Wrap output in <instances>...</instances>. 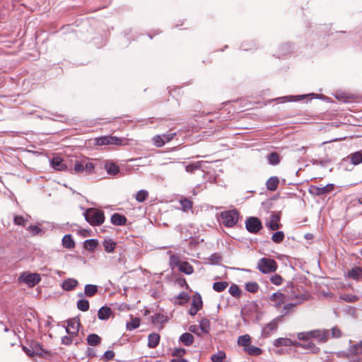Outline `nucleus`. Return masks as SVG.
Listing matches in <instances>:
<instances>
[{
  "label": "nucleus",
  "instance_id": "obj_10",
  "mask_svg": "<svg viewBox=\"0 0 362 362\" xmlns=\"http://www.w3.org/2000/svg\"><path fill=\"white\" fill-rule=\"evenodd\" d=\"M288 300L286 296L281 292L274 293L270 297L272 305L276 308H280Z\"/></svg>",
  "mask_w": 362,
  "mask_h": 362
},
{
  "label": "nucleus",
  "instance_id": "obj_36",
  "mask_svg": "<svg viewBox=\"0 0 362 362\" xmlns=\"http://www.w3.org/2000/svg\"><path fill=\"white\" fill-rule=\"evenodd\" d=\"M267 160L271 165H277L280 162L279 155L276 152H272L268 154Z\"/></svg>",
  "mask_w": 362,
  "mask_h": 362
},
{
  "label": "nucleus",
  "instance_id": "obj_7",
  "mask_svg": "<svg viewBox=\"0 0 362 362\" xmlns=\"http://www.w3.org/2000/svg\"><path fill=\"white\" fill-rule=\"evenodd\" d=\"M79 326L80 320L78 317L69 319L67 321L66 332L71 336H76L78 333Z\"/></svg>",
  "mask_w": 362,
  "mask_h": 362
},
{
  "label": "nucleus",
  "instance_id": "obj_4",
  "mask_svg": "<svg viewBox=\"0 0 362 362\" xmlns=\"http://www.w3.org/2000/svg\"><path fill=\"white\" fill-rule=\"evenodd\" d=\"M277 263L274 259L265 257L260 259L257 264V268L263 274L274 272L277 269Z\"/></svg>",
  "mask_w": 362,
  "mask_h": 362
},
{
  "label": "nucleus",
  "instance_id": "obj_3",
  "mask_svg": "<svg viewBox=\"0 0 362 362\" xmlns=\"http://www.w3.org/2000/svg\"><path fill=\"white\" fill-rule=\"evenodd\" d=\"M281 217V211H267L262 219L264 221L265 226H282L280 224Z\"/></svg>",
  "mask_w": 362,
  "mask_h": 362
},
{
  "label": "nucleus",
  "instance_id": "obj_12",
  "mask_svg": "<svg viewBox=\"0 0 362 362\" xmlns=\"http://www.w3.org/2000/svg\"><path fill=\"white\" fill-rule=\"evenodd\" d=\"M296 346L308 349L313 354H317L320 351V348H318L314 343L310 341L305 343H300L296 341Z\"/></svg>",
  "mask_w": 362,
  "mask_h": 362
},
{
  "label": "nucleus",
  "instance_id": "obj_27",
  "mask_svg": "<svg viewBox=\"0 0 362 362\" xmlns=\"http://www.w3.org/2000/svg\"><path fill=\"white\" fill-rule=\"evenodd\" d=\"M237 343L238 346H243V349H245L251 344V338L248 334L240 336Z\"/></svg>",
  "mask_w": 362,
  "mask_h": 362
},
{
  "label": "nucleus",
  "instance_id": "obj_39",
  "mask_svg": "<svg viewBox=\"0 0 362 362\" xmlns=\"http://www.w3.org/2000/svg\"><path fill=\"white\" fill-rule=\"evenodd\" d=\"M148 197V191L145 189H141L137 192V193L135 195V199L139 202H144L146 200V199Z\"/></svg>",
  "mask_w": 362,
  "mask_h": 362
},
{
  "label": "nucleus",
  "instance_id": "obj_61",
  "mask_svg": "<svg viewBox=\"0 0 362 362\" xmlns=\"http://www.w3.org/2000/svg\"><path fill=\"white\" fill-rule=\"evenodd\" d=\"M330 163V160L328 158L322 159V160H315L313 162V164L320 165L322 166H325L328 163Z\"/></svg>",
  "mask_w": 362,
  "mask_h": 362
},
{
  "label": "nucleus",
  "instance_id": "obj_30",
  "mask_svg": "<svg viewBox=\"0 0 362 362\" xmlns=\"http://www.w3.org/2000/svg\"><path fill=\"white\" fill-rule=\"evenodd\" d=\"M245 226H262V220L258 217L250 216L245 221Z\"/></svg>",
  "mask_w": 362,
  "mask_h": 362
},
{
  "label": "nucleus",
  "instance_id": "obj_38",
  "mask_svg": "<svg viewBox=\"0 0 362 362\" xmlns=\"http://www.w3.org/2000/svg\"><path fill=\"white\" fill-rule=\"evenodd\" d=\"M103 245L107 252H113L116 246V243L110 239L105 240Z\"/></svg>",
  "mask_w": 362,
  "mask_h": 362
},
{
  "label": "nucleus",
  "instance_id": "obj_23",
  "mask_svg": "<svg viewBox=\"0 0 362 362\" xmlns=\"http://www.w3.org/2000/svg\"><path fill=\"white\" fill-rule=\"evenodd\" d=\"M347 159H350L351 163L353 165H358L362 163V151H357L353 153H351Z\"/></svg>",
  "mask_w": 362,
  "mask_h": 362
},
{
  "label": "nucleus",
  "instance_id": "obj_8",
  "mask_svg": "<svg viewBox=\"0 0 362 362\" xmlns=\"http://www.w3.org/2000/svg\"><path fill=\"white\" fill-rule=\"evenodd\" d=\"M19 279L29 286H34L40 281V275L37 274H23Z\"/></svg>",
  "mask_w": 362,
  "mask_h": 362
},
{
  "label": "nucleus",
  "instance_id": "obj_21",
  "mask_svg": "<svg viewBox=\"0 0 362 362\" xmlns=\"http://www.w3.org/2000/svg\"><path fill=\"white\" fill-rule=\"evenodd\" d=\"M105 168L107 173L111 175H115L119 172V166L112 162H107Z\"/></svg>",
  "mask_w": 362,
  "mask_h": 362
},
{
  "label": "nucleus",
  "instance_id": "obj_6",
  "mask_svg": "<svg viewBox=\"0 0 362 362\" xmlns=\"http://www.w3.org/2000/svg\"><path fill=\"white\" fill-rule=\"evenodd\" d=\"M95 143L97 145L103 146V145H116V146H122L123 144V141L122 139H119L117 136H105L95 139Z\"/></svg>",
  "mask_w": 362,
  "mask_h": 362
},
{
  "label": "nucleus",
  "instance_id": "obj_17",
  "mask_svg": "<svg viewBox=\"0 0 362 362\" xmlns=\"http://www.w3.org/2000/svg\"><path fill=\"white\" fill-rule=\"evenodd\" d=\"M279 184V180L278 177L274 176L268 179L266 185L268 190L274 192L277 189Z\"/></svg>",
  "mask_w": 362,
  "mask_h": 362
},
{
  "label": "nucleus",
  "instance_id": "obj_20",
  "mask_svg": "<svg viewBox=\"0 0 362 362\" xmlns=\"http://www.w3.org/2000/svg\"><path fill=\"white\" fill-rule=\"evenodd\" d=\"M78 281L74 279H68L63 281L62 287L65 291H71L78 285Z\"/></svg>",
  "mask_w": 362,
  "mask_h": 362
},
{
  "label": "nucleus",
  "instance_id": "obj_16",
  "mask_svg": "<svg viewBox=\"0 0 362 362\" xmlns=\"http://www.w3.org/2000/svg\"><path fill=\"white\" fill-rule=\"evenodd\" d=\"M181 209L183 211L187 212L193 207V202L187 197H182L180 201Z\"/></svg>",
  "mask_w": 362,
  "mask_h": 362
},
{
  "label": "nucleus",
  "instance_id": "obj_2",
  "mask_svg": "<svg viewBox=\"0 0 362 362\" xmlns=\"http://www.w3.org/2000/svg\"><path fill=\"white\" fill-rule=\"evenodd\" d=\"M239 218V211L233 209L221 212L218 219L224 226H234Z\"/></svg>",
  "mask_w": 362,
  "mask_h": 362
},
{
  "label": "nucleus",
  "instance_id": "obj_56",
  "mask_svg": "<svg viewBox=\"0 0 362 362\" xmlns=\"http://www.w3.org/2000/svg\"><path fill=\"white\" fill-rule=\"evenodd\" d=\"M189 331L198 336H202L204 334V333H202L201 331L199 325H193L189 326Z\"/></svg>",
  "mask_w": 362,
  "mask_h": 362
},
{
  "label": "nucleus",
  "instance_id": "obj_48",
  "mask_svg": "<svg viewBox=\"0 0 362 362\" xmlns=\"http://www.w3.org/2000/svg\"><path fill=\"white\" fill-rule=\"evenodd\" d=\"M139 325H140V320H139V318L136 317V318L132 319V321L130 322L127 323V328L129 330H132V329H134L139 327Z\"/></svg>",
  "mask_w": 362,
  "mask_h": 362
},
{
  "label": "nucleus",
  "instance_id": "obj_32",
  "mask_svg": "<svg viewBox=\"0 0 362 362\" xmlns=\"http://www.w3.org/2000/svg\"><path fill=\"white\" fill-rule=\"evenodd\" d=\"M210 320L206 318H203L199 322V327L201 328V331L204 334H206L209 333L210 329Z\"/></svg>",
  "mask_w": 362,
  "mask_h": 362
},
{
  "label": "nucleus",
  "instance_id": "obj_55",
  "mask_svg": "<svg viewBox=\"0 0 362 362\" xmlns=\"http://www.w3.org/2000/svg\"><path fill=\"white\" fill-rule=\"evenodd\" d=\"M342 335L341 329L335 326L331 329V336L332 338H339Z\"/></svg>",
  "mask_w": 362,
  "mask_h": 362
},
{
  "label": "nucleus",
  "instance_id": "obj_5",
  "mask_svg": "<svg viewBox=\"0 0 362 362\" xmlns=\"http://www.w3.org/2000/svg\"><path fill=\"white\" fill-rule=\"evenodd\" d=\"M94 168V164L86 160H76L74 165V170L76 173L85 172L86 175H89L93 172Z\"/></svg>",
  "mask_w": 362,
  "mask_h": 362
},
{
  "label": "nucleus",
  "instance_id": "obj_59",
  "mask_svg": "<svg viewBox=\"0 0 362 362\" xmlns=\"http://www.w3.org/2000/svg\"><path fill=\"white\" fill-rule=\"evenodd\" d=\"M257 308V305L253 302L250 303L245 307L242 310V313H244L245 312H247V310H256Z\"/></svg>",
  "mask_w": 362,
  "mask_h": 362
},
{
  "label": "nucleus",
  "instance_id": "obj_13",
  "mask_svg": "<svg viewBox=\"0 0 362 362\" xmlns=\"http://www.w3.org/2000/svg\"><path fill=\"white\" fill-rule=\"evenodd\" d=\"M111 223L115 226H123L126 224L127 218L124 215L115 213L111 216Z\"/></svg>",
  "mask_w": 362,
  "mask_h": 362
},
{
  "label": "nucleus",
  "instance_id": "obj_47",
  "mask_svg": "<svg viewBox=\"0 0 362 362\" xmlns=\"http://www.w3.org/2000/svg\"><path fill=\"white\" fill-rule=\"evenodd\" d=\"M284 233L283 231H277L272 235V240L276 243H280L284 240Z\"/></svg>",
  "mask_w": 362,
  "mask_h": 362
},
{
  "label": "nucleus",
  "instance_id": "obj_42",
  "mask_svg": "<svg viewBox=\"0 0 362 362\" xmlns=\"http://www.w3.org/2000/svg\"><path fill=\"white\" fill-rule=\"evenodd\" d=\"M226 356L225 352L223 351H219L211 356V360L213 362H222L226 358Z\"/></svg>",
  "mask_w": 362,
  "mask_h": 362
},
{
  "label": "nucleus",
  "instance_id": "obj_34",
  "mask_svg": "<svg viewBox=\"0 0 362 362\" xmlns=\"http://www.w3.org/2000/svg\"><path fill=\"white\" fill-rule=\"evenodd\" d=\"M62 245L66 248L71 249L74 247L75 243L70 235H66L62 238Z\"/></svg>",
  "mask_w": 362,
  "mask_h": 362
},
{
  "label": "nucleus",
  "instance_id": "obj_29",
  "mask_svg": "<svg viewBox=\"0 0 362 362\" xmlns=\"http://www.w3.org/2000/svg\"><path fill=\"white\" fill-rule=\"evenodd\" d=\"M348 275L350 278L358 280L362 276V268L360 267H355L348 272Z\"/></svg>",
  "mask_w": 362,
  "mask_h": 362
},
{
  "label": "nucleus",
  "instance_id": "obj_58",
  "mask_svg": "<svg viewBox=\"0 0 362 362\" xmlns=\"http://www.w3.org/2000/svg\"><path fill=\"white\" fill-rule=\"evenodd\" d=\"M355 354H362V341L358 344H356L353 346V351Z\"/></svg>",
  "mask_w": 362,
  "mask_h": 362
},
{
  "label": "nucleus",
  "instance_id": "obj_11",
  "mask_svg": "<svg viewBox=\"0 0 362 362\" xmlns=\"http://www.w3.org/2000/svg\"><path fill=\"white\" fill-rule=\"evenodd\" d=\"M318 341L325 343L329 338V331L328 329H314V337Z\"/></svg>",
  "mask_w": 362,
  "mask_h": 362
},
{
  "label": "nucleus",
  "instance_id": "obj_18",
  "mask_svg": "<svg viewBox=\"0 0 362 362\" xmlns=\"http://www.w3.org/2000/svg\"><path fill=\"white\" fill-rule=\"evenodd\" d=\"M278 328V322L276 320H272L268 323L264 328L263 333L267 337L270 335L273 332L276 331Z\"/></svg>",
  "mask_w": 362,
  "mask_h": 362
},
{
  "label": "nucleus",
  "instance_id": "obj_14",
  "mask_svg": "<svg viewBox=\"0 0 362 362\" xmlns=\"http://www.w3.org/2000/svg\"><path fill=\"white\" fill-rule=\"evenodd\" d=\"M23 350L29 356H33L40 354L41 347L37 344H35L30 347L23 346Z\"/></svg>",
  "mask_w": 362,
  "mask_h": 362
},
{
  "label": "nucleus",
  "instance_id": "obj_52",
  "mask_svg": "<svg viewBox=\"0 0 362 362\" xmlns=\"http://www.w3.org/2000/svg\"><path fill=\"white\" fill-rule=\"evenodd\" d=\"M153 142L156 147H162L165 145V142L163 141L160 135H156L153 138Z\"/></svg>",
  "mask_w": 362,
  "mask_h": 362
},
{
  "label": "nucleus",
  "instance_id": "obj_31",
  "mask_svg": "<svg viewBox=\"0 0 362 362\" xmlns=\"http://www.w3.org/2000/svg\"><path fill=\"white\" fill-rule=\"evenodd\" d=\"M87 342L90 346H97L101 343V338L96 334H90L87 337Z\"/></svg>",
  "mask_w": 362,
  "mask_h": 362
},
{
  "label": "nucleus",
  "instance_id": "obj_40",
  "mask_svg": "<svg viewBox=\"0 0 362 362\" xmlns=\"http://www.w3.org/2000/svg\"><path fill=\"white\" fill-rule=\"evenodd\" d=\"M202 168V163L200 161L189 163L185 168L187 173H192L195 170H199Z\"/></svg>",
  "mask_w": 362,
  "mask_h": 362
},
{
  "label": "nucleus",
  "instance_id": "obj_60",
  "mask_svg": "<svg viewBox=\"0 0 362 362\" xmlns=\"http://www.w3.org/2000/svg\"><path fill=\"white\" fill-rule=\"evenodd\" d=\"M11 221V217L8 215L4 216L1 219V223L3 225V226H6L7 225H10Z\"/></svg>",
  "mask_w": 362,
  "mask_h": 362
},
{
  "label": "nucleus",
  "instance_id": "obj_25",
  "mask_svg": "<svg viewBox=\"0 0 362 362\" xmlns=\"http://www.w3.org/2000/svg\"><path fill=\"white\" fill-rule=\"evenodd\" d=\"M180 341L185 346H190L194 342V337L192 334L185 332L180 337Z\"/></svg>",
  "mask_w": 362,
  "mask_h": 362
},
{
  "label": "nucleus",
  "instance_id": "obj_15",
  "mask_svg": "<svg viewBox=\"0 0 362 362\" xmlns=\"http://www.w3.org/2000/svg\"><path fill=\"white\" fill-rule=\"evenodd\" d=\"M52 166L57 170H63L66 168V165L63 163V159L60 157H54L51 160Z\"/></svg>",
  "mask_w": 362,
  "mask_h": 362
},
{
  "label": "nucleus",
  "instance_id": "obj_62",
  "mask_svg": "<svg viewBox=\"0 0 362 362\" xmlns=\"http://www.w3.org/2000/svg\"><path fill=\"white\" fill-rule=\"evenodd\" d=\"M221 257L218 254H213L210 257V260L213 264H218L221 261Z\"/></svg>",
  "mask_w": 362,
  "mask_h": 362
},
{
  "label": "nucleus",
  "instance_id": "obj_35",
  "mask_svg": "<svg viewBox=\"0 0 362 362\" xmlns=\"http://www.w3.org/2000/svg\"><path fill=\"white\" fill-rule=\"evenodd\" d=\"M98 245V243L95 239L86 240L84 242L85 248L89 251H93L97 247Z\"/></svg>",
  "mask_w": 362,
  "mask_h": 362
},
{
  "label": "nucleus",
  "instance_id": "obj_46",
  "mask_svg": "<svg viewBox=\"0 0 362 362\" xmlns=\"http://www.w3.org/2000/svg\"><path fill=\"white\" fill-rule=\"evenodd\" d=\"M228 292L232 296L235 298H239L241 294V291L236 284H232L229 287Z\"/></svg>",
  "mask_w": 362,
  "mask_h": 362
},
{
  "label": "nucleus",
  "instance_id": "obj_9",
  "mask_svg": "<svg viewBox=\"0 0 362 362\" xmlns=\"http://www.w3.org/2000/svg\"><path fill=\"white\" fill-rule=\"evenodd\" d=\"M334 189V185L333 184H328L324 187L313 186L311 187L310 192L315 195L321 196L326 195L332 192Z\"/></svg>",
  "mask_w": 362,
  "mask_h": 362
},
{
  "label": "nucleus",
  "instance_id": "obj_43",
  "mask_svg": "<svg viewBox=\"0 0 362 362\" xmlns=\"http://www.w3.org/2000/svg\"><path fill=\"white\" fill-rule=\"evenodd\" d=\"M259 288L258 284L255 281H250L245 284V289L250 293H255L257 292Z\"/></svg>",
  "mask_w": 362,
  "mask_h": 362
},
{
  "label": "nucleus",
  "instance_id": "obj_45",
  "mask_svg": "<svg viewBox=\"0 0 362 362\" xmlns=\"http://www.w3.org/2000/svg\"><path fill=\"white\" fill-rule=\"evenodd\" d=\"M77 308L81 311L86 312L89 309V302L85 299H80L77 302Z\"/></svg>",
  "mask_w": 362,
  "mask_h": 362
},
{
  "label": "nucleus",
  "instance_id": "obj_53",
  "mask_svg": "<svg viewBox=\"0 0 362 362\" xmlns=\"http://www.w3.org/2000/svg\"><path fill=\"white\" fill-rule=\"evenodd\" d=\"M340 298L346 302H355L358 299L356 296L351 294L341 295Z\"/></svg>",
  "mask_w": 362,
  "mask_h": 362
},
{
  "label": "nucleus",
  "instance_id": "obj_19",
  "mask_svg": "<svg viewBox=\"0 0 362 362\" xmlns=\"http://www.w3.org/2000/svg\"><path fill=\"white\" fill-rule=\"evenodd\" d=\"M160 342V335L157 333H151L148 335V346L149 348H156Z\"/></svg>",
  "mask_w": 362,
  "mask_h": 362
},
{
  "label": "nucleus",
  "instance_id": "obj_24",
  "mask_svg": "<svg viewBox=\"0 0 362 362\" xmlns=\"http://www.w3.org/2000/svg\"><path fill=\"white\" fill-rule=\"evenodd\" d=\"M274 345L275 346H296V342H293L290 339L288 338H279L276 339L274 342Z\"/></svg>",
  "mask_w": 362,
  "mask_h": 362
},
{
  "label": "nucleus",
  "instance_id": "obj_50",
  "mask_svg": "<svg viewBox=\"0 0 362 362\" xmlns=\"http://www.w3.org/2000/svg\"><path fill=\"white\" fill-rule=\"evenodd\" d=\"M176 135H177V134L175 132H170L168 134H160V136L165 144V143L169 142L171 140H173Z\"/></svg>",
  "mask_w": 362,
  "mask_h": 362
},
{
  "label": "nucleus",
  "instance_id": "obj_57",
  "mask_svg": "<svg viewBox=\"0 0 362 362\" xmlns=\"http://www.w3.org/2000/svg\"><path fill=\"white\" fill-rule=\"evenodd\" d=\"M152 320L153 323H163L166 320V317L160 314H155L152 316Z\"/></svg>",
  "mask_w": 362,
  "mask_h": 362
},
{
  "label": "nucleus",
  "instance_id": "obj_28",
  "mask_svg": "<svg viewBox=\"0 0 362 362\" xmlns=\"http://www.w3.org/2000/svg\"><path fill=\"white\" fill-rule=\"evenodd\" d=\"M98 291V286L93 284H87L84 288V294L88 297L95 296Z\"/></svg>",
  "mask_w": 362,
  "mask_h": 362
},
{
  "label": "nucleus",
  "instance_id": "obj_64",
  "mask_svg": "<svg viewBox=\"0 0 362 362\" xmlns=\"http://www.w3.org/2000/svg\"><path fill=\"white\" fill-rule=\"evenodd\" d=\"M115 356V353L113 351H107L105 352L104 354V358H105V359L110 361V360H112Z\"/></svg>",
  "mask_w": 362,
  "mask_h": 362
},
{
  "label": "nucleus",
  "instance_id": "obj_41",
  "mask_svg": "<svg viewBox=\"0 0 362 362\" xmlns=\"http://www.w3.org/2000/svg\"><path fill=\"white\" fill-rule=\"evenodd\" d=\"M314 337V330L309 332H299L298 334V338L299 340L307 341Z\"/></svg>",
  "mask_w": 362,
  "mask_h": 362
},
{
  "label": "nucleus",
  "instance_id": "obj_22",
  "mask_svg": "<svg viewBox=\"0 0 362 362\" xmlns=\"http://www.w3.org/2000/svg\"><path fill=\"white\" fill-rule=\"evenodd\" d=\"M112 313V310L109 307L103 306L100 308L98 313V317L100 320H107Z\"/></svg>",
  "mask_w": 362,
  "mask_h": 362
},
{
  "label": "nucleus",
  "instance_id": "obj_26",
  "mask_svg": "<svg viewBox=\"0 0 362 362\" xmlns=\"http://www.w3.org/2000/svg\"><path fill=\"white\" fill-rule=\"evenodd\" d=\"M179 270L186 274H191L194 272L192 266L187 262H181L179 264Z\"/></svg>",
  "mask_w": 362,
  "mask_h": 362
},
{
  "label": "nucleus",
  "instance_id": "obj_44",
  "mask_svg": "<svg viewBox=\"0 0 362 362\" xmlns=\"http://www.w3.org/2000/svg\"><path fill=\"white\" fill-rule=\"evenodd\" d=\"M202 297L199 293L194 296L191 306L201 309L202 308Z\"/></svg>",
  "mask_w": 362,
  "mask_h": 362
},
{
  "label": "nucleus",
  "instance_id": "obj_1",
  "mask_svg": "<svg viewBox=\"0 0 362 362\" xmlns=\"http://www.w3.org/2000/svg\"><path fill=\"white\" fill-rule=\"evenodd\" d=\"M84 216L88 223L92 226H100L105 221L104 212L98 209L89 208L84 213Z\"/></svg>",
  "mask_w": 362,
  "mask_h": 362
},
{
  "label": "nucleus",
  "instance_id": "obj_51",
  "mask_svg": "<svg viewBox=\"0 0 362 362\" xmlns=\"http://www.w3.org/2000/svg\"><path fill=\"white\" fill-rule=\"evenodd\" d=\"M186 354V350L182 348H176L173 351L172 356L176 358H181Z\"/></svg>",
  "mask_w": 362,
  "mask_h": 362
},
{
  "label": "nucleus",
  "instance_id": "obj_63",
  "mask_svg": "<svg viewBox=\"0 0 362 362\" xmlns=\"http://www.w3.org/2000/svg\"><path fill=\"white\" fill-rule=\"evenodd\" d=\"M73 341L71 337L64 336L62 339V343L64 345H70Z\"/></svg>",
  "mask_w": 362,
  "mask_h": 362
},
{
  "label": "nucleus",
  "instance_id": "obj_54",
  "mask_svg": "<svg viewBox=\"0 0 362 362\" xmlns=\"http://www.w3.org/2000/svg\"><path fill=\"white\" fill-rule=\"evenodd\" d=\"M270 281L273 284L279 286L282 284L283 279L281 276L279 274H274L271 277Z\"/></svg>",
  "mask_w": 362,
  "mask_h": 362
},
{
  "label": "nucleus",
  "instance_id": "obj_49",
  "mask_svg": "<svg viewBox=\"0 0 362 362\" xmlns=\"http://www.w3.org/2000/svg\"><path fill=\"white\" fill-rule=\"evenodd\" d=\"M13 222L17 226H25L27 224V219L22 216H15L13 218Z\"/></svg>",
  "mask_w": 362,
  "mask_h": 362
},
{
  "label": "nucleus",
  "instance_id": "obj_37",
  "mask_svg": "<svg viewBox=\"0 0 362 362\" xmlns=\"http://www.w3.org/2000/svg\"><path fill=\"white\" fill-rule=\"evenodd\" d=\"M228 286V283L227 281H217L214 283L213 289L216 292H222Z\"/></svg>",
  "mask_w": 362,
  "mask_h": 362
},
{
  "label": "nucleus",
  "instance_id": "obj_33",
  "mask_svg": "<svg viewBox=\"0 0 362 362\" xmlns=\"http://www.w3.org/2000/svg\"><path fill=\"white\" fill-rule=\"evenodd\" d=\"M244 351L251 356H259L262 352L260 348L251 345V344Z\"/></svg>",
  "mask_w": 362,
  "mask_h": 362
}]
</instances>
